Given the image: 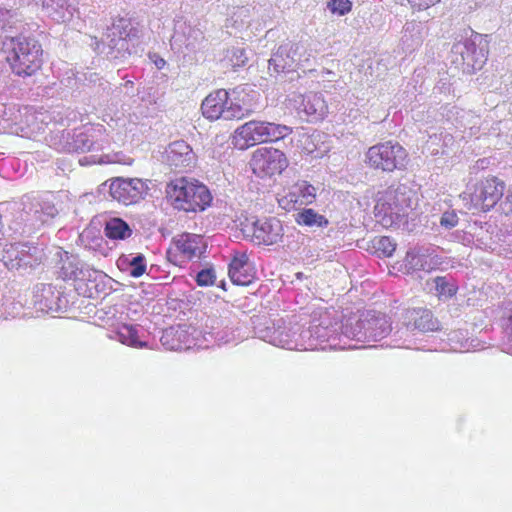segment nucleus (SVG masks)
<instances>
[{
  "label": "nucleus",
  "instance_id": "nucleus-23",
  "mask_svg": "<svg viewBox=\"0 0 512 512\" xmlns=\"http://www.w3.org/2000/svg\"><path fill=\"white\" fill-rule=\"evenodd\" d=\"M99 144L93 139L92 135L86 132H74L71 137L67 139L65 149L68 152L84 153L92 150H98Z\"/></svg>",
  "mask_w": 512,
  "mask_h": 512
},
{
  "label": "nucleus",
  "instance_id": "nucleus-32",
  "mask_svg": "<svg viewBox=\"0 0 512 512\" xmlns=\"http://www.w3.org/2000/svg\"><path fill=\"white\" fill-rule=\"evenodd\" d=\"M371 243L375 256H392L396 250V243L388 236L375 237Z\"/></svg>",
  "mask_w": 512,
  "mask_h": 512
},
{
  "label": "nucleus",
  "instance_id": "nucleus-19",
  "mask_svg": "<svg viewBox=\"0 0 512 512\" xmlns=\"http://www.w3.org/2000/svg\"><path fill=\"white\" fill-rule=\"evenodd\" d=\"M58 275L64 281H82L91 277L88 268H84L75 258H60Z\"/></svg>",
  "mask_w": 512,
  "mask_h": 512
},
{
  "label": "nucleus",
  "instance_id": "nucleus-39",
  "mask_svg": "<svg viewBox=\"0 0 512 512\" xmlns=\"http://www.w3.org/2000/svg\"><path fill=\"white\" fill-rule=\"evenodd\" d=\"M39 204L40 207H38V209H41L42 215L46 218V223L58 214V209L51 201L39 199Z\"/></svg>",
  "mask_w": 512,
  "mask_h": 512
},
{
  "label": "nucleus",
  "instance_id": "nucleus-20",
  "mask_svg": "<svg viewBox=\"0 0 512 512\" xmlns=\"http://www.w3.org/2000/svg\"><path fill=\"white\" fill-rule=\"evenodd\" d=\"M22 214L21 218L26 225L32 228H39L43 224H46V218L41 213L39 199L31 198L30 196H24L22 198Z\"/></svg>",
  "mask_w": 512,
  "mask_h": 512
},
{
  "label": "nucleus",
  "instance_id": "nucleus-18",
  "mask_svg": "<svg viewBox=\"0 0 512 512\" xmlns=\"http://www.w3.org/2000/svg\"><path fill=\"white\" fill-rule=\"evenodd\" d=\"M132 40L126 37H116L106 34L105 47L107 51H103L107 58L111 61H123L131 55L130 42Z\"/></svg>",
  "mask_w": 512,
  "mask_h": 512
},
{
  "label": "nucleus",
  "instance_id": "nucleus-48",
  "mask_svg": "<svg viewBox=\"0 0 512 512\" xmlns=\"http://www.w3.org/2000/svg\"><path fill=\"white\" fill-rule=\"evenodd\" d=\"M508 320H509V329H510V330H509V337H510V338H511V340H512V314L510 315V317H509V319H508Z\"/></svg>",
  "mask_w": 512,
  "mask_h": 512
},
{
  "label": "nucleus",
  "instance_id": "nucleus-47",
  "mask_svg": "<svg viewBox=\"0 0 512 512\" xmlns=\"http://www.w3.org/2000/svg\"><path fill=\"white\" fill-rule=\"evenodd\" d=\"M18 259H19V258H14V259H13V258H11L9 262H5L4 264H5V266H6L7 268L12 269V268H14V267H16V266H19V263H18V261H17Z\"/></svg>",
  "mask_w": 512,
  "mask_h": 512
},
{
  "label": "nucleus",
  "instance_id": "nucleus-50",
  "mask_svg": "<svg viewBox=\"0 0 512 512\" xmlns=\"http://www.w3.org/2000/svg\"><path fill=\"white\" fill-rule=\"evenodd\" d=\"M87 159H88L87 157H83V158L79 159V163L81 165H85L86 163H88Z\"/></svg>",
  "mask_w": 512,
  "mask_h": 512
},
{
  "label": "nucleus",
  "instance_id": "nucleus-30",
  "mask_svg": "<svg viewBox=\"0 0 512 512\" xmlns=\"http://www.w3.org/2000/svg\"><path fill=\"white\" fill-rule=\"evenodd\" d=\"M7 253L15 254V256H37L44 254V248L34 242H15L7 249Z\"/></svg>",
  "mask_w": 512,
  "mask_h": 512
},
{
  "label": "nucleus",
  "instance_id": "nucleus-46",
  "mask_svg": "<svg viewBox=\"0 0 512 512\" xmlns=\"http://www.w3.org/2000/svg\"><path fill=\"white\" fill-rule=\"evenodd\" d=\"M172 336H173L172 331H166L161 337V342L163 343V345H167L169 342V338Z\"/></svg>",
  "mask_w": 512,
  "mask_h": 512
},
{
  "label": "nucleus",
  "instance_id": "nucleus-9",
  "mask_svg": "<svg viewBox=\"0 0 512 512\" xmlns=\"http://www.w3.org/2000/svg\"><path fill=\"white\" fill-rule=\"evenodd\" d=\"M252 166L255 172H261L264 175L272 176L280 174L288 166V160L285 154L275 148L257 149L252 156Z\"/></svg>",
  "mask_w": 512,
  "mask_h": 512
},
{
  "label": "nucleus",
  "instance_id": "nucleus-37",
  "mask_svg": "<svg viewBox=\"0 0 512 512\" xmlns=\"http://www.w3.org/2000/svg\"><path fill=\"white\" fill-rule=\"evenodd\" d=\"M327 7L333 14L343 16L351 11L352 3L350 0H328Z\"/></svg>",
  "mask_w": 512,
  "mask_h": 512
},
{
  "label": "nucleus",
  "instance_id": "nucleus-49",
  "mask_svg": "<svg viewBox=\"0 0 512 512\" xmlns=\"http://www.w3.org/2000/svg\"><path fill=\"white\" fill-rule=\"evenodd\" d=\"M63 249L60 247L56 248V251L54 252V256L59 257L62 256Z\"/></svg>",
  "mask_w": 512,
  "mask_h": 512
},
{
  "label": "nucleus",
  "instance_id": "nucleus-40",
  "mask_svg": "<svg viewBox=\"0 0 512 512\" xmlns=\"http://www.w3.org/2000/svg\"><path fill=\"white\" fill-rule=\"evenodd\" d=\"M216 279V275L213 269H203L198 272L196 276V282L199 286H210L213 285Z\"/></svg>",
  "mask_w": 512,
  "mask_h": 512
},
{
  "label": "nucleus",
  "instance_id": "nucleus-34",
  "mask_svg": "<svg viewBox=\"0 0 512 512\" xmlns=\"http://www.w3.org/2000/svg\"><path fill=\"white\" fill-rule=\"evenodd\" d=\"M437 296L442 299L452 298L458 291V286L454 282H448L445 277L435 278Z\"/></svg>",
  "mask_w": 512,
  "mask_h": 512
},
{
  "label": "nucleus",
  "instance_id": "nucleus-44",
  "mask_svg": "<svg viewBox=\"0 0 512 512\" xmlns=\"http://www.w3.org/2000/svg\"><path fill=\"white\" fill-rule=\"evenodd\" d=\"M149 59L151 60V62H153L155 64V66L158 69H162L166 64V61L156 53H152V54L150 53Z\"/></svg>",
  "mask_w": 512,
  "mask_h": 512
},
{
  "label": "nucleus",
  "instance_id": "nucleus-16",
  "mask_svg": "<svg viewBox=\"0 0 512 512\" xmlns=\"http://www.w3.org/2000/svg\"><path fill=\"white\" fill-rule=\"evenodd\" d=\"M42 10L57 22H66L72 17L70 0H34Z\"/></svg>",
  "mask_w": 512,
  "mask_h": 512
},
{
  "label": "nucleus",
  "instance_id": "nucleus-3",
  "mask_svg": "<svg viewBox=\"0 0 512 512\" xmlns=\"http://www.w3.org/2000/svg\"><path fill=\"white\" fill-rule=\"evenodd\" d=\"M451 52L461 57L464 71L473 73L480 70L488 58L487 35L479 34L471 28H465L456 36Z\"/></svg>",
  "mask_w": 512,
  "mask_h": 512
},
{
  "label": "nucleus",
  "instance_id": "nucleus-31",
  "mask_svg": "<svg viewBox=\"0 0 512 512\" xmlns=\"http://www.w3.org/2000/svg\"><path fill=\"white\" fill-rule=\"evenodd\" d=\"M293 195L297 196L295 202L308 205L315 200L316 189L313 185L307 183L306 181H301L293 186Z\"/></svg>",
  "mask_w": 512,
  "mask_h": 512
},
{
  "label": "nucleus",
  "instance_id": "nucleus-21",
  "mask_svg": "<svg viewBox=\"0 0 512 512\" xmlns=\"http://www.w3.org/2000/svg\"><path fill=\"white\" fill-rule=\"evenodd\" d=\"M392 263H386L388 273L390 275L399 276L407 275L416 270L431 271L433 267L426 268L423 263V258H393Z\"/></svg>",
  "mask_w": 512,
  "mask_h": 512
},
{
  "label": "nucleus",
  "instance_id": "nucleus-12",
  "mask_svg": "<svg viewBox=\"0 0 512 512\" xmlns=\"http://www.w3.org/2000/svg\"><path fill=\"white\" fill-rule=\"evenodd\" d=\"M226 100L227 91L225 89H218L208 94L201 104L203 116L209 120H234V117L239 115L241 109L230 107V110H222V101Z\"/></svg>",
  "mask_w": 512,
  "mask_h": 512
},
{
  "label": "nucleus",
  "instance_id": "nucleus-22",
  "mask_svg": "<svg viewBox=\"0 0 512 512\" xmlns=\"http://www.w3.org/2000/svg\"><path fill=\"white\" fill-rule=\"evenodd\" d=\"M303 111L311 117V121H318L324 118L328 112V106L321 93H310L305 96L302 102Z\"/></svg>",
  "mask_w": 512,
  "mask_h": 512
},
{
  "label": "nucleus",
  "instance_id": "nucleus-29",
  "mask_svg": "<svg viewBox=\"0 0 512 512\" xmlns=\"http://www.w3.org/2000/svg\"><path fill=\"white\" fill-rule=\"evenodd\" d=\"M367 329L371 331L373 337L382 338L391 331V322L385 314L379 313L368 320Z\"/></svg>",
  "mask_w": 512,
  "mask_h": 512
},
{
  "label": "nucleus",
  "instance_id": "nucleus-15",
  "mask_svg": "<svg viewBox=\"0 0 512 512\" xmlns=\"http://www.w3.org/2000/svg\"><path fill=\"white\" fill-rule=\"evenodd\" d=\"M228 273L234 284L248 286L256 279L257 269L250 258H232Z\"/></svg>",
  "mask_w": 512,
  "mask_h": 512
},
{
  "label": "nucleus",
  "instance_id": "nucleus-2",
  "mask_svg": "<svg viewBox=\"0 0 512 512\" xmlns=\"http://www.w3.org/2000/svg\"><path fill=\"white\" fill-rule=\"evenodd\" d=\"M166 197L175 209L193 213L204 211L213 199L207 186L187 177L168 182Z\"/></svg>",
  "mask_w": 512,
  "mask_h": 512
},
{
  "label": "nucleus",
  "instance_id": "nucleus-36",
  "mask_svg": "<svg viewBox=\"0 0 512 512\" xmlns=\"http://www.w3.org/2000/svg\"><path fill=\"white\" fill-rule=\"evenodd\" d=\"M230 107H233V108L235 107V108L241 109V111H239V115L234 117V120L242 119V118L248 116L252 112V109L250 107H248L244 103L241 104L237 98H231L229 95V92L227 91V100L222 101L221 109L222 110H227V109L230 110Z\"/></svg>",
  "mask_w": 512,
  "mask_h": 512
},
{
  "label": "nucleus",
  "instance_id": "nucleus-10",
  "mask_svg": "<svg viewBox=\"0 0 512 512\" xmlns=\"http://www.w3.org/2000/svg\"><path fill=\"white\" fill-rule=\"evenodd\" d=\"M299 46L292 42L280 45L269 59L270 75L295 72L299 66Z\"/></svg>",
  "mask_w": 512,
  "mask_h": 512
},
{
  "label": "nucleus",
  "instance_id": "nucleus-52",
  "mask_svg": "<svg viewBox=\"0 0 512 512\" xmlns=\"http://www.w3.org/2000/svg\"><path fill=\"white\" fill-rule=\"evenodd\" d=\"M410 26H412L414 28L415 25L414 24H407L406 25V30H405L406 32L410 29Z\"/></svg>",
  "mask_w": 512,
  "mask_h": 512
},
{
  "label": "nucleus",
  "instance_id": "nucleus-53",
  "mask_svg": "<svg viewBox=\"0 0 512 512\" xmlns=\"http://www.w3.org/2000/svg\"><path fill=\"white\" fill-rule=\"evenodd\" d=\"M131 85H133V82H132V81H127V82L125 83V86H131Z\"/></svg>",
  "mask_w": 512,
  "mask_h": 512
},
{
  "label": "nucleus",
  "instance_id": "nucleus-54",
  "mask_svg": "<svg viewBox=\"0 0 512 512\" xmlns=\"http://www.w3.org/2000/svg\"><path fill=\"white\" fill-rule=\"evenodd\" d=\"M107 184H108V181L104 182V183L102 184V187H106V186H107Z\"/></svg>",
  "mask_w": 512,
  "mask_h": 512
},
{
  "label": "nucleus",
  "instance_id": "nucleus-42",
  "mask_svg": "<svg viewBox=\"0 0 512 512\" xmlns=\"http://www.w3.org/2000/svg\"><path fill=\"white\" fill-rule=\"evenodd\" d=\"M440 0H408V2L411 4L412 8L417 10H425L429 7L435 5Z\"/></svg>",
  "mask_w": 512,
  "mask_h": 512
},
{
  "label": "nucleus",
  "instance_id": "nucleus-14",
  "mask_svg": "<svg viewBox=\"0 0 512 512\" xmlns=\"http://www.w3.org/2000/svg\"><path fill=\"white\" fill-rule=\"evenodd\" d=\"M405 324L408 328L421 332H435L440 330V322L427 308H411L405 311Z\"/></svg>",
  "mask_w": 512,
  "mask_h": 512
},
{
  "label": "nucleus",
  "instance_id": "nucleus-24",
  "mask_svg": "<svg viewBox=\"0 0 512 512\" xmlns=\"http://www.w3.org/2000/svg\"><path fill=\"white\" fill-rule=\"evenodd\" d=\"M384 194L393 204L397 205L405 214L411 208V190L405 184L390 186Z\"/></svg>",
  "mask_w": 512,
  "mask_h": 512
},
{
  "label": "nucleus",
  "instance_id": "nucleus-7",
  "mask_svg": "<svg viewBox=\"0 0 512 512\" xmlns=\"http://www.w3.org/2000/svg\"><path fill=\"white\" fill-rule=\"evenodd\" d=\"M242 225V232L246 237L258 245H272L278 242L282 234V226L276 218L246 219Z\"/></svg>",
  "mask_w": 512,
  "mask_h": 512
},
{
  "label": "nucleus",
  "instance_id": "nucleus-26",
  "mask_svg": "<svg viewBox=\"0 0 512 512\" xmlns=\"http://www.w3.org/2000/svg\"><path fill=\"white\" fill-rule=\"evenodd\" d=\"M295 221L299 225L308 227H326L329 224L328 219L311 208H304L294 215Z\"/></svg>",
  "mask_w": 512,
  "mask_h": 512
},
{
  "label": "nucleus",
  "instance_id": "nucleus-5",
  "mask_svg": "<svg viewBox=\"0 0 512 512\" xmlns=\"http://www.w3.org/2000/svg\"><path fill=\"white\" fill-rule=\"evenodd\" d=\"M365 162L370 168L386 173L403 171L408 163V153L398 142L389 140L371 146L365 154Z\"/></svg>",
  "mask_w": 512,
  "mask_h": 512
},
{
  "label": "nucleus",
  "instance_id": "nucleus-13",
  "mask_svg": "<svg viewBox=\"0 0 512 512\" xmlns=\"http://www.w3.org/2000/svg\"><path fill=\"white\" fill-rule=\"evenodd\" d=\"M374 216L378 223L383 227L389 228L399 226L406 214L386 198L383 193L378 199L374 206Z\"/></svg>",
  "mask_w": 512,
  "mask_h": 512
},
{
  "label": "nucleus",
  "instance_id": "nucleus-28",
  "mask_svg": "<svg viewBox=\"0 0 512 512\" xmlns=\"http://www.w3.org/2000/svg\"><path fill=\"white\" fill-rule=\"evenodd\" d=\"M107 34L134 40L139 37V30L132 25L130 19L119 18L113 22L112 27L108 29Z\"/></svg>",
  "mask_w": 512,
  "mask_h": 512
},
{
  "label": "nucleus",
  "instance_id": "nucleus-4",
  "mask_svg": "<svg viewBox=\"0 0 512 512\" xmlns=\"http://www.w3.org/2000/svg\"><path fill=\"white\" fill-rule=\"evenodd\" d=\"M292 132V127L284 124L252 120L236 129L234 143L240 149H246L256 144L284 139Z\"/></svg>",
  "mask_w": 512,
  "mask_h": 512
},
{
  "label": "nucleus",
  "instance_id": "nucleus-27",
  "mask_svg": "<svg viewBox=\"0 0 512 512\" xmlns=\"http://www.w3.org/2000/svg\"><path fill=\"white\" fill-rule=\"evenodd\" d=\"M116 339L122 344L133 347L143 348L147 346L146 342L140 341L138 331L133 325L123 324L116 330Z\"/></svg>",
  "mask_w": 512,
  "mask_h": 512
},
{
  "label": "nucleus",
  "instance_id": "nucleus-1",
  "mask_svg": "<svg viewBox=\"0 0 512 512\" xmlns=\"http://www.w3.org/2000/svg\"><path fill=\"white\" fill-rule=\"evenodd\" d=\"M3 45L8 52L7 61L15 75L29 77L40 70L43 49L36 39L23 35H5Z\"/></svg>",
  "mask_w": 512,
  "mask_h": 512
},
{
  "label": "nucleus",
  "instance_id": "nucleus-41",
  "mask_svg": "<svg viewBox=\"0 0 512 512\" xmlns=\"http://www.w3.org/2000/svg\"><path fill=\"white\" fill-rule=\"evenodd\" d=\"M145 258H132L130 262L131 271L130 275L137 278L142 276L146 270V264L144 263Z\"/></svg>",
  "mask_w": 512,
  "mask_h": 512
},
{
  "label": "nucleus",
  "instance_id": "nucleus-33",
  "mask_svg": "<svg viewBox=\"0 0 512 512\" xmlns=\"http://www.w3.org/2000/svg\"><path fill=\"white\" fill-rule=\"evenodd\" d=\"M18 14L15 10L0 8V32L8 33L11 29L16 28L19 22Z\"/></svg>",
  "mask_w": 512,
  "mask_h": 512
},
{
  "label": "nucleus",
  "instance_id": "nucleus-8",
  "mask_svg": "<svg viewBox=\"0 0 512 512\" xmlns=\"http://www.w3.org/2000/svg\"><path fill=\"white\" fill-rule=\"evenodd\" d=\"M108 192L110 197L124 205H130L143 198L148 187L139 178L117 177L109 180Z\"/></svg>",
  "mask_w": 512,
  "mask_h": 512
},
{
  "label": "nucleus",
  "instance_id": "nucleus-51",
  "mask_svg": "<svg viewBox=\"0 0 512 512\" xmlns=\"http://www.w3.org/2000/svg\"><path fill=\"white\" fill-rule=\"evenodd\" d=\"M46 289H47L48 291H51V289H52V285H51V284L45 285V286H44V290H46Z\"/></svg>",
  "mask_w": 512,
  "mask_h": 512
},
{
  "label": "nucleus",
  "instance_id": "nucleus-43",
  "mask_svg": "<svg viewBox=\"0 0 512 512\" xmlns=\"http://www.w3.org/2000/svg\"><path fill=\"white\" fill-rule=\"evenodd\" d=\"M500 208L506 215L512 213V191H509L505 200L500 204Z\"/></svg>",
  "mask_w": 512,
  "mask_h": 512
},
{
  "label": "nucleus",
  "instance_id": "nucleus-55",
  "mask_svg": "<svg viewBox=\"0 0 512 512\" xmlns=\"http://www.w3.org/2000/svg\"><path fill=\"white\" fill-rule=\"evenodd\" d=\"M420 41H421V38H420V37H418V39H417L416 43L418 44Z\"/></svg>",
  "mask_w": 512,
  "mask_h": 512
},
{
  "label": "nucleus",
  "instance_id": "nucleus-38",
  "mask_svg": "<svg viewBox=\"0 0 512 512\" xmlns=\"http://www.w3.org/2000/svg\"><path fill=\"white\" fill-rule=\"evenodd\" d=\"M459 217L455 210H447L440 217V226L446 230H450L457 226Z\"/></svg>",
  "mask_w": 512,
  "mask_h": 512
},
{
  "label": "nucleus",
  "instance_id": "nucleus-45",
  "mask_svg": "<svg viewBox=\"0 0 512 512\" xmlns=\"http://www.w3.org/2000/svg\"><path fill=\"white\" fill-rule=\"evenodd\" d=\"M441 252L442 249H440V247L433 246L431 249H427V256H438V254Z\"/></svg>",
  "mask_w": 512,
  "mask_h": 512
},
{
  "label": "nucleus",
  "instance_id": "nucleus-11",
  "mask_svg": "<svg viewBox=\"0 0 512 512\" xmlns=\"http://www.w3.org/2000/svg\"><path fill=\"white\" fill-rule=\"evenodd\" d=\"M163 161L176 171L192 168L196 156L190 145L184 140H177L168 145L163 153Z\"/></svg>",
  "mask_w": 512,
  "mask_h": 512
},
{
  "label": "nucleus",
  "instance_id": "nucleus-25",
  "mask_svg": "<svg viewBox=\"0 0 512 512\" xmlns=\"http://www.w3.org/2000/svg\"><path fill=\"white\" fill-rule=\"evenodd\" d=\"M104 232L108 238L120 240L130 237L132 234V230L127 222L118 217L106 221Z\"/></svg>",
  "mask_w": 512,
  "mask_h": 512
},
{
  "label": "nucleus",
  "instance_id": "nucleus-17",
  "mask_svg": "<svg viewBox=\"0 0 512 512\" xmlns=\"http://www.w3.org/2000/svg\"><path fill=\"white\" fill-rule=\"evenodd\" d=\"M179 252L187 256H202L207 252L205 239L196 234H183L175 241Z\"/></svg>",
  "mask_w": 512,
  "mask_h": 512
},
{
  "label": "nucleus",
  "instance_id": "nucleus-35",
  "mask_svg": "<svg viewBox=\"0 0 512 512\" xmlns=\"http://www.w3.org/2000/svg\"><path fill=\"white\" fill-rule=\"evenodd\" d=\"M226 57L229 59V62L234 69L246 65L248 61L247 52L241 47H232L231 49H228Z\"/></svg>",
  "mask_w": 512,
  "mask_h": 512
},
{
  "label": "nucleus",
  "instance_id": "nucleus-6",
  "mask_svg": "<svg viewBox=\"0 0 512 512\" xmlns=\"http://www.w3.org/2000/svg\"><path fill=\"white\" fill-rule=\"evenodd\" d=\"M505 187L504 181L495 176L479 181L473 193L469 195L470 202L465 204L466 208L482 212L490 211L503 197Z\"/></svg>",
  "mask_w": 512,
  "mask_h": 512
}]
</instances>
